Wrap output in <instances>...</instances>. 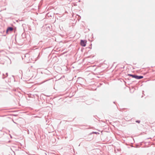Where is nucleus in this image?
Returning a JSON list of instances; mask_svg holds the SVG:
<instances>
[{
	"label": "nucleus",
	"mask_w": 155,
	"mask_h": 155,
	"mask_svg": "<svg viewBox=\"0 0 155 155\" xmlns=\"http://www.w3.org/2000/svg\"><path fill=\"white\" fill-rule=\"evenodd\" d=\"M136 122H137V123H140V121H139V120H137L136 121Z\"/></svg>",
	"instance_id": "20e7f679"
},
{
	"label": "nucleus",
	"mask_w": 155,
	"mask_h": 155,
	"mask_svg": "<svg viewBox=\"0 0 155 155\" xmlns=\"http://www.w3.org/2000/svg\"><path fill=\"white\" fill-rule=\"evenodd\" d=\"M129 75L137 79H140L143 78V77L142 76H138L135 75L129 74Z\"/></svg>",
	"instance_id": "f257e3e1"
},
{
	"label": "nucleus",
	"mask_w": 155,
	"mask_h": 155,
	"mask_svg": "<svg viewBox=\"0 0 155 155\" xmlns=\"http://www.w3.org/2000/svg\"><path fill=\"white\" fill-rule=\"evenodd\" d=\"M86 41L85 40H81V45L83 46H86Z\"/></svg>",
	"instance_id": "f03ea898"
},
{
	"label": "nucleus",
	"mask_w": 155,
	"mask_h": 155,
	"mask_svg": "<svg viewBox=\"0 0 155 155\" xmlns=\"http://www.w3.org/2000/svg\"><path fill=\"white\" fill-rule=\"evenodd\" d=\"M13 30V28H12V27H9L7 29L6 32H7L9 31H12Z\"/></svg>",
	"instance_id": "7ed1b4c3"
}]
</instances>
